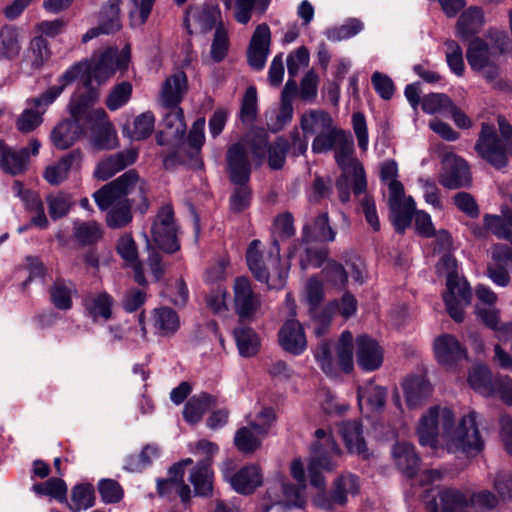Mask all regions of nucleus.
Masks as SVG:
<instances>
[{
  "label": "nucleus",
  "instance_id": "obj_1",
  "mask_svg": "<svg viewBox=\"0 0 512 512\" xmlns=\"http://www.w3.org/2000/svg\"><path fill=\"white\" fill-rule=\"evenodd\" d=\"M136 190L142 197L144 182L135 170H129L93 194L94 200L101 210L109 209L106 222L110 228H121L131 222L132 204L127 197Z\"/></svg>",
  "mask_w": 512,
  "mask_h": 512
},
{
  "label": "nucleus",
  "instance_id": "obj_2",
  "mask_svg": "<svg viewBox=\"0 0 512 512\" xmlns=\"http://www.w3.org/2000/svg\"><path fill=\"white\" fill-rule=\"evenodd\" d=\"M314 153H325L335 149V159L344 175L353 173L355 176V193L359 194L367 187V180L362 164L353 156L354 143L349 132L338 128L335 124L315 135L312 142Z\"/></svg>",
  "mask_w": 512,
  "mask_h": 512
},
{
  "label": "nucleus",
  "instance_id": "obj_3",
  "mask_svg": "<svg viewBox=\"0 0 512 512\" xmlns=\"http://www.w3.org/2000/svg\"><path fill=\"white\" fill-rule=\"evenodd\" d=\"M260 246L259 240H253L248 246L246 260L249 269L258 281L268 283L270 288L280 289L288 276V267L281 263L280 247L275 241L264 258Z\"/></svg>",
  "mask_w": 512,
  "mask_h": 512
},
{
  "label": "nucleus",
  "instance_id": "obj_4",
  "mask_svg": "<svg viewBox=\"0 0 512 512\" xmlns=\"http://www.w3.org/2000/svg\"><path fill=\"white\" fill-rule=\"evenodd\" d=\"M499 136L491 125L483 123L481 132L475 145L476 152L496 168L507 164V155H512V127L499 119Z\"/></svg>",
  "mask_w": 512,
  "mask_h": 512
},
{
  "label": "nucleus",
  "instance_id": "obj_5",
  "mask_svg": "<svg viewBox=\"0 0 512 512\" xmlns=\"http://www.w3.org/2000/svg\"><path fill=\"white\" fill-rule=\"evenodd\" d=\"M315 438L316 440L311 448L308 473L311 484L323 490L325 482L321 472L332 471L338 466L341 450L328 430H316Z\"/></svg>",
  "mask_w": 512,
  "mask_h": 512
},
{
  "label": "nucleus",
  "instance_id": "obj_6",
  "mask_svg": "<svg viewBox=\"0 0 512 512\" xmlns=\"http://www.w3.org/2000/svg\"><path fill=\"white\" fill-rule=\"evenodd\" d=\"M454 424V414L447 407L434 406L429 408L420 418L417 435L422 446L436 448L446 447Z\"/></svg>",
  "mask_w": 512,
  "mask_h": 512
},
{
  "label": "nucleus",
  "instance_id": "obj_7",
  "mask_svg": "<svg viewBox=\"0 0 512 512\" xmlns=\"http://www.w3.org/2000/svg\"><path fill=\"white\" fill-rule=\"evenodd\" d=\"M99 98L96 89H91L85 96H73L77 103L85 104V114L82 115V122H85L86 129H90L95 137V145L101 149L113 148L116 141V132L110 122L106 111L103 108L89 109Z\"/></svg>",
  "mask_w": 512,
  "mask_h": 512
},
{
  "label": "nucleus",
  "instance_id": "obj_8",
  "mask_svg": "<svg viewBox=\"0 0 512 512\" xmlns=\"http://www.w3.org/2000/svg\"><path fill=\"white\" fill-rule=\"evenodd\" d=\"M442 512H465L471 507L475 512H492L497 508L500 498L489 490L483 489L467 497L457 489H444L440 492Z\"/></svg>",
  "mask_w": 512,
  "mask_h": 512
},
{
  "label": "nucleus",
  "instance_id": "obj_9",
  "mask_svg": "<svg viewBox=\"0 0 512 512\" xmlns=\"http://www.w3.org/2000/svg\"><path fill=\"white\" fill-rule=\"evenodd\" d=\"M130 61V48L125 46L121 51L109 48L100 56H94L91 63H86L84 86L87 92L92 87V80L101 84L110 78L118 69H125Z\"/></svg>",
  "mask_w": 512,
  "mask_h": 512
},
{
  "label": "nucleus",
  "instance_id": "obj_10",
  "mask_svg": "<svg viewBox=\"0 0 512 512\" xmlns=\"http://www.w3.org/2000/svg\"><path fill=\"white\" fill-rule=\"evenodd\" d=\"M477 413L472 411L462 418L459 425L451 429L446 448L449 452H462L473 456L484 448V441L477 425Z\"/></svg>",
  "mask_w": 512,
  "mask_h": 512
},
{
  "label": "nucleus",
  "instance_id": "obj_11",
  "mask_svg": "<svg viewBox=\"0 0 512 512\" xmlns=\"http://www.w3.org/2000/svg\"><path fill=\"white\" fill-rule=\"evenodd\" d=\"M290 470L293 478L298 482V485L293 486L287 483L283 478H280L279 481L267 491L272 505L284 504L287 506L302 507L305 504L303 491L306 487V478L301 459H295L291 463Z\"/></svg>",
  "mask_w": 512,
  "mask_h": 512
},
{
  "label": "nucleus",
  "instance_id": "obj_12",
  "mask_svg": "<svg viewBox=\"0 0 512 512\" xmlns=\"http://www.w3.org/2000/svg\"><path fill=\"white\" fill-rule=\"evenodd\" d=\"M69 111L72 119L58 124L51 133V140L58 149H67L72 146L85 132L82 115L85 114V104L77 103L71 99Z\"/></svg>",
  "mask_w": 512,
  "mask_h": 512
},
{
  "label": "nucleus",
  "instance_id": "obj_13",
  "mask_svg": "<svg viewBox=\"0 0 512 512\" xmlns=\"http://www.w3.org/2000/svg\"><path fill=\"white\" fill-rule=\"evenodd\" d=\"M151 234L155 244L163 251L173 253L179 249L171 205L166 204L160 208L153 222Z\"/></svg>",
  "mask_w": 512,
  "mask_h": 512
},
{
  "label": "nucleus",
  "instance_id": "obj_14",
  "mask_svg": "<svg viewBox=\"0 0 512 512\" xmlns=\"http://www.w3.org/2000/svg\"><path fill=\"white\" fill-rule=\"evenodd\" d=\"M233 301L235 312L241 320L254 319L262 308L260 294L253 291L250 280L244 276L234 280Z\"/></svg>",
  "mask_w": 512,
  "mask_h": 512
},
{
  "label": "nucleus",
  "instance_id": "obj_15",
  "mask_svg": "<svg viewBox=\"0 0 512 512\" xmlns=\"http://www.w3.org/2000/svg\"><path fill=\"white\" fill-rule=\"evenodd\" d=\"M59 96V89H48L39 97L28 100V107L18 116L16 128L21 133L35 130L43 121L42 115Z\"/></svg>",
  "mask_w": 512,
  "mask_h": 512
},
{
  "label": "nucleus",
  "instance_id": "obj_16",
  "mask_svg": "<svg viewBox=\"0 0 512 512\" xmlns=\"http://www.w3.org/2000/svg\"><path fill=\"white\" fill-rule=\"evenodd\" d=\"M447 292L443 295L447 312L456 321L464 319L463 309L471 301V291L468 282L456 274L447 276Z\"/></svg>",
  "mask_w": 512,
  "mask_h": 512
},
{
  "label": "nucleus",
  "instance_id": "obj_17",
  "mask_svg": "<svg viewBox=\"0 0 512 512\" xmlns=\"http://www.w3.org/2000/svg\"><path fill=\"white\" fill-rule=\"evenodd\" d=\"M288 146V141L280 137L272 146L268 147L267 135L264 132L255 133L251 138V143L247 144V148L253 153L259 163L262 162L268 149V162L272 169H280L283 167Z\"/></svg>",
  "mask_w": 512,
  "mask_h": 512
},
{
  "label": "nucleus",
  "instance_id": "obj_18",
  "mask_svg": "<svg viewBox=\"0 0 512 512\" xmlns=\"http://www.w3.org/2000/svg\"><path fill=\"white\" fill-rule=\"evenodd\" d=\"M471 182L469 167L466 161L453 153H448L443 159V171L440 183L449 189L469 185Z\"/></svg>",
  "mask_w": 512,
  "mask_h": 512
},
{
  "label": "nucleus",
  "instance_id": "obj_19",
  "mask_svg": "<svg viewBox=\"0 0 512 512\" xmlns=\"http://www.w3.org/2000/svg\"><path fill=\"white\" fill-rule=\"evenodd\" d=\"M434 353L437 361L447 369H453L467 358L466 350L450 334H443L434 340Z\"/></svg>",
  "mask_w": 512,
  "mask_h": 512
},
{
  "label": "nucleus",
  "instance_id": "obj_20",
  "mask_svg": "<svg viewBox=\"0 0 512 512\" xmlns=\"http://www.w3.org/2000/svg\"><path fill=\"white\" fill-rule=\"evenodd\" d=\"M120 4L121 0H108L100 13V24L98 27L91 28L82 37V42L86 43L100 34H109L121 28L120 22Z\"/></svg>",
  "mask_w": 512,
  "mask_h": 512
},
{
  "label": "nucleus",
  "instance_id": "obj_21",
  "mask_svg": "<svg viewBox=\"0 0 512 512\" xmlns=\"http://www.w3.org/2000/svg\"><path fill=\"white\" fill-rule=\"evenodd\" d=\"M270 38V28L267 24L263 23L256 27L248 48V61L252 68H264L269 54Z\"/></svg>",
  "mask_w": 512,
  "mask_h": 512
},
{
  "label": "nucleus",
  "instance_id": "obj_22",
  "mask_svg": "<svg viewBox=\"0 0 512 512\" xmlns=\"http://www.w3.org/2000/svg\"><path fill=\"white\" fill-rule=\"evenodd\" d=\"M279 344L293 355H301L307 348V339L303 327L296 319L287 320L278 333Z\"/></svg>",
  "mask_w": 512,
  "mask_h": 512
},
{
  "label": "nucleus",
  "instance_id": "obj_23",
  "mask_svg": "<svg viewBox=\"0 0 512 512\" xmlns=\"http://www.w3.org/2000/svg\"><path fill=\"white\" fill-rule=\"evenodd\" d=\"M227 165L230 179L234 184H247L251 168L244 143H236L228 149Z\"/></svg>",
  "mask_w": 512,
  "mask_h": 512
},
{
  "label": "nucleus",
  "instance_id": "obj_24",
  "mask_svg": "<svg viewBox=\"0 0 512 512\" xmlns=\"http://www.w3.org/2000/svg\"><path fill=\"white\" fill-rule=\"evenodd\" d=\"M356 357L358 365L365 371H374L383 363V350L379 344L367 335L356 339Z\"/></svg>",
  "mask_w": 512,
  "mask_h": 512
},
{
  "label": "nucleus",
  "instance_id": "obj_25",
  "mask_svg": "<svg viewBox=\"0 0 512 512\" xmlns=\"http://www.w3.org/2000/svg\"><path fill=\"white\" fill-rule=\"evenodd\" d=\"M137 155V151L132 148L110 155L98 163L94 176L99 180L105 181L133 164L137 159Z\"/></svg>",
  "mask_w": 512,
  "mask_h": 512
},
{
  "label": "nucleus",
  "instance_id": "obj_26",
  "mask_svg": "<svg viewBox=\"0 0 512 512\" xmlns=\"http://www.w3.org/2000/svg\"><path fill=\"white\" fill-rule=\"evenodd\" d=\"M223 475L232 488L241 494H251L262 484L263 480L260 468L257 465L245 466L232 475L224 471Z\"/></svg>",
  "mask_w": 512,
  "mask_h": 512
},
{
  "label": "nucleus",
  "instance_id": "obj_27",
  "mask_svg": "<svg viewBox=\"0 0 512 512\" xmlns=\"http://www.w3.org/2000/svg\"><path fill=\"white\" fill-rule=\"evenodd\" d=\"M188 83L186 74L178 71L169 76L162 84L159 94V101L164 107L179 106L185 93Z\"/></svg>",
  "mask_w": 512,
  "mask_h": 512
},
{
  "label": "nucleus",
  "instance_id": "obj_28",
  "mask_svg": "<svg viewBox=\"0 0 512 512\" xmlns=\"http://www.w3.org/2000/svg\"><path fill=\"white\" fill-rule=\"evenodd\" d=\"M114 298L107 292L90 294L83 300L84 311L93 322L108 321L112 317Z\"/></svg>",
  "mask_w": 512,
  "mask_h": 512
},
{
  "label": "nucleus",
  "instance_id": "obj_29",
  "mask_svg": "<svg viewBox=\"0 0 512 512\" xmlns=\"http://www.w3.org/2000/svg\"><path fill=\"white\" fill-rule=\"evenodd\" d=\"M403 390L407 407L417 409L430 396L432 387L425 377L413 376L404 381Z\"/></svg>",
  "mask_w": 512,
  "mask_h": 512
},
{
  "label": "nucleus",
  "instance_id": "obj_30",
  "mask_svg": "<svg viewBox=\"0 0 512 512\" xmlns=\"http://www.w3.org/2000/svg\"><path fill=\"white\" fill-rule=\"evenodd\" d=\"M386 389L369 380L358 387V403L362 411L381 410L386 402Z\"/></svg>",
  "mask_w": 512,
  "mask_h": 512
},
{
  "label": "nucleus",
  "instance_id": "obj_31",
  "mask_svg": "<svg viewBox=\"0 0 512 512\" xmlns=\"http://www.w3.org/2000/svg\"><path fill=\"white\" fill-rule=\"evenodd\" d=\"M152 325L158 336L171 337L180 328V318L175 310L163 306L153 310Z\"/></svg>",
  "mask_w": 512,
  "mask_h": 512
},
{
  "label": "nucleus",
  "instance_id": "obj_32",
  "mask_svg": "<svg viewBox=\"0 0 512 512\" xmlns=\"http://www.w3.org/2000/svg\"><path fill=\"white\" fill-rule=\"evenodd\" d=\"M192 462L190 458H187L173 465L169 470V478L157 481L159 493L163 495L166 493V488L173 487L182 501H187L190 498V488L183 484L184 466L190 465Z\"/></svg>",
  "mask_w": 512,
  "mask_h": 512
},
{
  "label": "nucleus",
  "instance_id": "obj_33",
  "mask_svg": "<svg viewBox=\"0 0 512 512\" xmlns=\"http://www.w3.org/2000/svg\"><path fill=\"white\" fill-rule=\"evenodd\" d=\"M484 25V13L479 7L472 6L466 9L459 17L456 25L457 36L469 39L480 32Z\"/></svg>",
  "mask_w": 512,
  "mask_h": 512
},
{
  "label": "nucleus",
  "instance_id": "obj_34",
  "mask_svg": "<svg viewBox=\"0 0 512 512\" xmlns=\"http://www.w3.org/2000/svg\"><path fill=\"white\" fill-rule=\"evenodd\" d=\"M26 148L13 150L0 141V166L8 174L18 175L24 172L28 163Z\"/></svg>",
  "mask_w": 512,
  "mask_h": 512
},
{
  "label": "nucleus",
  "instance_id": "obj_35",
  "mask_svg": "<svg viewBox=\"0 0 512 512\" xmlns=\"http://www.w3.org/2000/svg\"><path fill=\"white\" fill-rule=\"evenodd\" d=\"M340 432L350 453H355L364 459L369 457L368 449L362 435L361 425L357 421L342 423Z\"/></svg>",
  "mask_w": 512,
  "mask_h": 512
},
{
  "label": "nucleus",
  "instance_id": "obj_36",
  "mask_svg": "<svg viewBox=\"0 0 512 512\" xmlns=\"http://www.w3.org/2000/svg\"><path fill=\"white\" fill-rule=\"evenodd\" d=\"M394 461L398 468L409 478L416 475L419 467V457L414 446L406 442H398L392 450Z\"/></svg>",
  "mask_w": 512,
  "mask_h": 512
},
{
  "label": "nucleus",
  "instance_id": "obj_37",
  "mask_svg": "<svg viewBox=\"0 0 512 512\" xmlns=\"http://www.w3.org/2000/svg\"><path fill=\"white\" fill-rule=\"evenodd\" d=\"M333 124L334 122L332 117L324 110L311 109L302 114L300 119V126L305 136H315L316 134L329 129Z\"/></svg>",
  "mask_w": 512,
  "mask_h": 512
},
{
  "label": "nucleus",
  "instance_id": "obj_38",
  "mask_svg": "<svg viewBox=\"0 0 512 512\" xmlns=\"http://www.w3.org/2000/svg\"><path fill=\"white\" fill-rule=\"evenodd\" d=\"M117 251L126 262L132 265L135 281L139 285H145L146 279L144 276V271L141 263L137 261L136 244L130 235H124L119 239L117 244Z\"/></svg>",
  "mask_w": 512,
  "mask_h": 512
},
{
  "label": "nucleus",
  "instance_id": "obj_39",
  "mask_svg": "<svg viewBox=\"0 0 512 512\" xmlns=\"http://www.w3.org/2000/svg\"><path fill=\"white\" fill-rule=\"evenodd\" d=\"M499 310L497 308L483 309L477 307V316L489 328L496 332V336L501 341H507L512 338V321L500 323Z\"/></svg>",
  "mask_w": 512,
  "mask_h": 512
},
{
  "label": "nucleus",
  "instance_id": "obj_40",
  "mask_svg": "<svg viewBox=\"0 0 512 512\" xmlns=\"http://www.w3.org/2000/svg\"><path fill=\"white\" fill-rule=\"evenodd\" d=\"M496 54V50L490 49L482 39L475 38L470 42L466 57L471 68L475 70L485 68Z\"/></svg>",
  "mask_w": 512,
  "mask_h": 512
},
{
  "label": "nucleus",
  "instance_id": "obj_41",
  "mask_svg": "<svg viewBox=\"0 0 512 512\" xmlns=\"http://www.w3.org/2000/svg\"><path fill=\"white\" fill-rule=\"evenodd\" d=\"M22 36L17 27L4 26L0 30V56L6 59H14L21 51Z\"/></svg>",
  "mask_w": 512,
  "mask_h": 512
},
{
  "label": "nucleus",
  "instance_id": "obj_42",
  "mask_svg": "<svg viewBox=\"0 0 512 512\" xmlns=\"http://www.w3.org/2000/svg\"><path fill=\"white\" fill-rule=\"evenodd\" d=\"M155 128V117L146 111L136 116L131 125L123 128V133L130 139L140 141L149 137Z\"/></svg>",
  "mask_w": 512,
  "mask_h": 512
},
{
  "label": "nucleus",
  "instance_id": "obj_43",
  "mask_svg": "<svg viewBox=\"0 0 512 512\" xmlns=\"http://www.w3.org/2000/svg\"><path fill=\"white\" fill-rule=\"evenodd\" d=\"M75 285L70 281L56 280L49 289L50 300L59 310L67 311L72 308Z\"/></svg>",
  "mask_w": 512,
  "mask_h": 512
},
{
  "label": "nucleus",
  "instance_id": "obj_44",
  "mask_svg": "<svg viewBox=\"0 0 512 512\" xmlns=\"http://www.w3.org/2000/svg\"><path fill=\"white\" fill-rule=\"evenodd\" d=\"M214 401L215 399L207 393L191 397L184 406V419L190 424L199 422L206 411L214 406Z\"/></svg>",
  "mask_w": 512,
  "mask_h": 512
},
{
  "label": "nucleus",
  "instance_id": "obj_45",
  "mask_svg": "<svg viewBox=\"0 0 512 512\" xmlns=\"http://www.w3.org/2000/svg\"><path fill=\"white\" fill-rule=\"evenodd\" d=\"M247 424V426L241 427L236 431L234 444L240 452L252 454L261 447L262 439L266 435H260L258 431L251 427L250 423Z\"/></svg>",
  "mask_w": 512,
  "mask_h": 512
},
{
  "label": "nucleus",
  "instance_id": "obj_46",
  "mask_svg": "<svg viewBox=\"0 0 512 512\" xmlns=\"http://www.w3.org/2000/svg\"><path fill=\"white\" fill-rule=\"evenodd\" d=\"M80 159L81 154L79 152H72L57 163L48 166L43 175L45 180L51 185H59L67 178L73 163L80 161Z\"/></svg>",
  "mask_w": 512,
  "mask_h": 512
},
{
  "label": "nucleus",
  "instance_id": "obj_47",
  "mask_svg": "<svg viewBox=\"0 0 512 512\" xmlns=\"http://www.w3.org/2000/svg\"><path fill=\"white\" fill-rule=\"evenodd\" d=\"M31 490L37 496H47L61 503L67 501V485L61 478L52 477L45 482L34 483Z\"/></svg>",
  "mask_w": 512,
  "mask_h": 512
},
{
  "label": "nucleus",
  "instance_id": "obj_48",
  "mask_svg": "<svg viewBox=\"0 0 512 512\" xmlns=\"http://www.w3.org/2000/svg\"><path fill=\"white\" fill-rule=\"evenodd\" d=\"M50 51L47 41L42 36L34 37L23 55V61L34 69H39L49 59Z\"/></svg>",
  "mask_w": 512,
  "mask_h": 512
},
{
  "label": "nucleus",
  "instance_id": "obj_49",
  "mask_svg": "<svg viewBox=\"0 0 512 512\" xmlns=\"http://www.w3.org/2000/svg\"><path fill=\"white\" fill-rule=\"evenodd\" d=\"M170 109L163 118V132L170 138L180 140L186 132L183 111L179 106Z\"/></svg>",
  "mask_w": 512,
  "mask_h": 512
},
{
  "label": "nucleus",
  "instance_id": "obj_50",
  "mask_svg": "<svg viewBox=\"0 0 512 512\" xmlns=\"http://www.w3.org/2000/svg\"><path fill=\"white\" fill-rule=\"evenodd\" d=\"M234 337L240 355L243 357H251L257 353L260 340L253 329L248 327L236 328L234 330Z\"/></svg>",
  "mask_w": 512,
  "mask_h": 512
},
{
  "label": "nucleus",
  "instance_id": "obj_51",
  "mask_svg": "<svg viewBox=\"0 0 512 512\" xmlns=\"http://www.w3.org/2000/svg\"><path fill=\"white\" fill-rule=\"evenodd\" d=\"M470 386L484 396L494 395V382L491 373L486 366H477L472 369L468 376Z\"/></svg>",
  "mask_w": 512,
  "mask_h": 512
},
{
  "label": "nucleus",
  "instance_id": "obj_52",
  "mask_svg": "<svg viewBox=\"0 0 512 512\" xmlns=\"http://www.w3.org/2000/svg\"><path fill=\"white\" fill-rule=\"evenodd\" d=\"M213 473L209 464L202 461L199 462L190 474V482L194 486L197 495L206 496L212 491Z\"/></svg>",
  "mask_w": 512,
  "mask_h": 512
},
{
  "label": "nucleus",
  "instance_id": "obj_53",
  "mask_svg": "<svg viewBox=\"0 0 512 512\" xmlns=\"http://www.w3.org/2000/svg\"><path fill=\"white\" fill-rule=\"evenodd\" d=\"M391 219L395 230L398 233H404L405 229L410 225L413 214H415V202L412 197H408L404 204L397 207H390Z\"/></svg>",
  "mask_w": 512,
  "mask_h": 512
},
{
  "label": "nucleus",
  "instance_id": "obj_54",
  "mask_svg": "<svg viewBox=\"0 0 512 512\" xmlns=\"http://www.w3.org/2000/svg\"><path fill=\"white\" fill-rule=\"evenodd\" d=\"M73 235L78 242L86 245L97 242L102 237V231L95 221H75Z\"/></svg>",
  "mask_w": 512,
  "mask_h": 512
},
{
  "label": "nucleus",
  "instance_id": "obj_55",
  "mask_svg": "<svg viewBox=\"0 0 512 512\" xmlns=\"http://www.w3.org/2000/svg\"><path fill=\"white\" fill-rule=\"evenodd\" d=\"M94 499V489L91 485H76L72 489L69 508L74 512L86 510L93 506Z\"/></svg>",
  "mask_w": 512,
  "mask_h": 512
},
{
  "label": "nucleus",
  "instance_id": "obj_56",
  "mask_svg": "<svg viewBox=\"0 0 512 512\" xmlns=\"http://www.w3.org/2000/svg\"><path fill=\"white\" fill-rule=\"evenodd\" d=\"M359 483L356 476L347 474L339 477L335 482L333 491V502L343 505L346 502L347 495L358 492Z\"/></svg>",
  "mask_w": 512,
  "mask_h": 512
},
{
  "label": "nucleus",
  "instance_id": "obj_57",
  "mask_svg": "<svg viewBox=\"0 0 512 512\" xmlns=\"http://www.w3.org/2000/svg\"><path fill=\"white\" fill-rule=\"evenodd\" d=\"M46 203L48 205L50 217L53 220H57L68 214L72 206V198L67 193L58 192L47 195Z\"/></svg>",
  "mask_w": 512,
  "mask_h": 512
},
{
  "label": "nucleus",
  "instance_id": "obj_58",
  "mask_svg": "<svg viewBox=\"0 0 512 512\" xmlns=\"http://www.w3.org/2000/svg\"><path fill=\"white\" fill-rule=\"evenodd\" d=\"M337 359L342 370L351 371L353 367V336L351 332H342L337 345Z\"/></svg>",
  "mask_w": 512,
  "mask_h": 512
},
{
  "label": "nucleus",
  "instance_id": "obj_59",
  "mask_svg": "<svg viewBox=\"0 0 512 512\" xmlns=\"http://www.w3.org/2000/svg\"><path fill=\"white\" fill-rule=\"evenodd\" d=\"M270 0H237L235 5L234 17L238 23L247 24L251 19L253 9L264 13Z\"/></svg>",
  "mask_w": 512,
  "mask_h": 512
},
{
  "label": "nucleus",
  "instance_id": "obj_60",
  "mask_svg": "<svg viewBox=\"0 0 512 512\" xmlns=\"http://www.w3.org/2000/svg\"><path fill=\"white\" fill-rule=\"evenodd\" d=\"M452 100L443 93H431L423 97L422 110L427 114H445L451 107Z\"/></svg>",
  "mask_w": 512,
  "mask_h": 512
},
{
  "label": "nucleus",
  "instance_id": "obj_61",
  "mask_svg": "<svg viewBox=\"0 0 512 512\" xmlns=\"http://www.w3.org/2000/svg\"><path fill=\"white\" fill-rule=\"evenodd\" d=\"M131 94V84L129 82H122L113 87L106 98L105 104L109 110L116 111L129 101Z\"/></svg>",
  "mask_w": 512,
  "mask_h": 512
},
{
  "label": "nucleus",
  "instance_id": "obj_62",
  "mask_svg": "<svg viewBox=\"0 0 512 512\" xmlns=\"http://www.w3.org/2000/svg\"><path fill=\"white\" fill-rule=\"evenodd\" d=\"M363 29V23L358 19H350L339 27L330 28L326 31L328 40L337 42L351 38Z\"/></svg>",
  "mask_w": 512,
  "mask_h": 512
},
{
  "label": "nucleus",
  "instance_id": "obj_63",
  "mask_svg": "<svg viewBox=\"0 0 512 512\" xmlns=\"http://www.w3.org/2000/svg\"><path fill=\"white\" fill-rule=\"evenodd\" d=\"M445 46L446 61L449 68L457 76H462L465 70V64L461 47L454 40H447Z\"/></svg>",
  "mask_w": 512,
  "mask_h": 512
},
{
  "label": "nucleus",
  "instance_id": "obj_64",
  "mask_svg": "<svg viewBox=\"0 0 512 512\" xmlns=\"http://www.w3.org/2000/svg\"><path fill=\"white\" fill-rule=\"evenodd\" d=\"M324 280L333 287L343 288L347 282L345 268L334 260L327 261L322 270Z\"/></svg>",
  "mask_w": 512,
  "mask_h": 512
}]
</instances>
